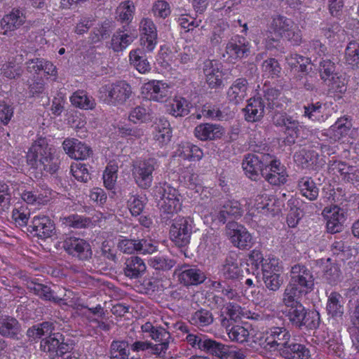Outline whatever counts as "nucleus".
I'll use <instances>...</instances> for the list:
<instances>
[{
  "mask_svg": "<svg viewBox=\"0 0 359 359\" xmlns=\"http://www.w3.org/2000/svg\"><path fill=\"white\" fill-rule=\"evenodd\" d=\"M25 20V17L22 11L18 8H14L11 12L6 15L1 21V26L4 30V34L7 32L13 31L19 28Z\"/></svg>",
  "mask_w": 359,
  "mask_h": 359,
  "instance_id": "obj_35",
  "label": "nucleus"
},
{
  "mask_svg": "<svg viewBox=\"0 0 359 359\" xmlns=\"http://www.w3.org/2000/svg\"><path fill=\"white\" fill-rule=\"evenodd\" d=\"M319 73L323 82L337 74L334 62L330 59L322 60L320 62Z\"/></svg>",
  "mask_w": 359,
  "mask_h": 359,
  "instance_id": "obj_59",
  "label": "nucleus"
},
{
  "mask_svg": "<svg viewBox=\"0 0 359 359\" xmlns=\"http://www.w3.org/2000/svg\"><path fill=\"white\" fill-rule=\"evenodd\" d=\"M177 273L178 281L187 287L200 285L206 278L204 272L195 266H183L175 271Z\"/></svg>",
  "mask_w": 359,
  "mask_h": 359,
  "instance_id": "obj_17",
  "label": "nucleus"
},
{
  "mask_svg": "<svg viewBox=\"0 0 359 359\" xmlns=\"http://www.w3.org/2000/svg\"><path fill=\"white\" fill-rule=\"evenodd\" d=\"M63 248L69 255L81 261L88 260L93 255L90 245L82 238H67L64 241Z\"/></svg>",
  "mask_w": 359,
  "mask_h": 359,
  "instance_id": "obj_12",
  "label": "nucleus"
},
{
  "mask_svg": "<svg viewBox=\"0 0 359 359\" xmlns=\"http://www.w3.org/2000/svg\"><path fill=\"white\" fill-rule=\"evenodd\" d=\"M255 154H248L243 161L242 167L245 175L252 180H257L261 173L263 175V171L267 164L271 163V154L264 153L259 149L255 150Z\"/></svg>",
  "mask_w": 359,
  "mask_h": 359,
  "instance_id": "obj_6",
  "label": "nucleus"
},
{
  "mask_svg": "<svg viewBox=\"0 0 359 359\" xmlns=\"http://www.w3.org/2000/svg\"><path fill=\"white\" fill-rule=\"evenodd\" d=\"M191 103L184 97H175L167 105V111L175 117L185 116L190 111Z\"/></svg>",
  "mask_w": 359,
  "mask_h": 359,
  "instance_id": "obj_38",
  "label": "nucleus"
},
{
  "mask_svg": "<svg viewBox=\"0 0 359 359\" xmlns=\"http://www.w3.org/2000/svg\"><path fill=\"white\" fill-rule=\"evenodd\" d=\"M124 265V275L130 279H137L142 277L147 269L143 259L137 256H131L127 258Z\"/></svg>",
  "mask_w": 359,
  "mask_h": 359,
  "instance_id": "obj_26",
  "label": "nucleus"
},
{
  "mask_svg": "<svg viewBox=\"0 0 359 359\" xmlns=\"http://www.w3.org/2000/svg\"><path fill=\"white\" fill-rule=\"evenodd\" d=\"M285 316L293 327L313 330L320 325V314L316 311H307L302 304L285 306Z\"/></svg>",
  "mask_w": 359,
  "mask_h": 359,
  "instance_id": "obj_2",
  "label": "nucleus"
},
{
  "mask_svg": "<svg viewBox=\"0 0 359 359\" xmlns=\"http://www.w3.org/2000/svg\"><path fill=\"white\" fill-rule=\"evenodd\" d=\"M242 272L237 255L233 253L226 256L219 269L220 277L224 280H236L242 275Z\"/></svg>",
  "mask_w": 359,
  "mask_h": 359,
  "instance_id": "obj_23",
  "label": "nucleus"
},
{
  "mask_svg": "<svg viewBox=\"0 0 359 359\" xmlns=\"http://www.w3.org/2000/svg\"><path fill=\"white\" fill-rule=\"evenodd\" d=\"M112 28L109 22H104L100 27H95L91 32L89 36V40L91 43H95L109 37Z\"/></svg>",
  "mask_w": 359,
  "mask_h": 359,
  "instance_id": "obj_50",
  "label": "nucleus"
},
{
  "mask_svg": "<svg viewBox=\"0 0 359 359\" xmlns=\"http://www.w3.org/2000/svg\"><path fill=\"white\" fill-rule=\"evenodd\" d=\"M141 93L147 100L159 102H166L170 95L168 85L156 80L144 83L141 88Z\"/></svg>",
  "mask_w": 359,
  "mask_h": 359,
  "instance_id": "obj_14",
  "label": "nucleus"
},
{
  "mask_svg": "<svg viewBox=\"0 0 359 359\" xmlns=\"http://www.w3.org/2000/svg\"><path fill=\"white\" fill-rule=\"evenodd\" d=\"M227 334L232 341L243 343L248 341L249 331L243 326L234 325L227 330Z\"/></svg>",
  "mask_w": 359,
  "mask_h": 359,
  "instance_id": "obj_58",
  "label": "nucleus"
},
{
  "mask_svg": "<svg viewBox=\"0 0 359 359\" xmlns=\"http://www.w3.org/2000/svg\"><path fill=\"white\" fill-rule=\"evenodd\" d=\"M325 84L329 88L331 93H344L346 91L345 79L342 76L335 74L330 79L324 81Z\"/></svg>",
  "mask_w": 359,
  "mask_h": 359,
  "instance_id": "obj_56",
  "label": "nucleus"
},
{
  "mask_svg": "<svg viewBox=\"0 0 359 359\" xmlns=\"http://www.w3.org/2000/svg\"><path fill=\"white\" fill-rule=\"evenodd\" d=\"M62 223L76 229L86 228L91 224V219L79 215H72L62 218Z\"/></svg>",
  "mask_w": 359,
  "mask_h": 359,
  "instance_id": "obj_57",
  "label": "nucleus"
},
{
  "mask_svg": "<svg viewBox=\"0 0 359 359\" xmlns=\"http://www.w3.org/2000/svg\"><path fill=\"white\" fill-rule=\"evenodd\" d=\"M314 276L311 269L303 264L291 266L289 282L310 292L314 286Z\"/></svg>",
  "mask_w": 359,
  "mask_h": 359,
  "instance_id": "obj_9",
  "label": "nucleus"
},
{
  "mask_svg": "<svg viewBox=\"0 0 359 359\" xmlns=\"http://www.w3.org/2000/svg\"><path fill=\"white\" fill-rule=\"evenodd\" d=\"M55 326L54 323L50 321H44L30 327L27 330V337L29 341L37 342L46 337H48L55 331Z\"/></svg>",
  "mask_w": 359,
  "mask_h": 359,
  "instance_id": "obj_33",
  "label": "nucleus"
},
{
  "mask_svg": "<svg viewBox=\"0 0 359 359\" xmlns=\"http://www.w3.org/2000/svg\"><path fill=\"white\" fill-rule=\"evenodd\" d=\"M130 354L128 342L125 340H114L109 351V359H128Z\"/></svg>",
  "mask_w": 359,
  "mask_h": 359,
  "instance_id": "obj_43",
  "label": "nucleus"
},
{
  "mask_svg": "<svg viewBox=\"0 0 359 359\" xmlns=\"http://www.w3.org/2000/svg\"><path fill=\"white\" fill-rule=\"evenodd\" d=\"M248 82L244 78L237 79L227 90V99L235 104L242 102L247 96Z\"/></svg>",
  "mask_w": 359,
  "mask_h": 359,
  "instance_id": "obj_32",
  "label": "nucleus"
},
{
  "mask_svg": "<svg viewBox=\"0 0 359 359\" xmlns=\"http://www.w3.org/2000/svg\"><path fill=\"white\" fill-rule=\"evenodd\" d=\"M62 147L72 158L84 160L90 157L93 151L86 144L75 138H67L63 141Z\"/></svg>",
  "mask_w": 359,
  "mask_h": 359,
  "instance_id": "obj_18",
  "label": "nucleus"
},
{
  "mask_svg": "<svg viewBox=\"0 0 359 359\" xmlns=\"http://www.w3.org/2000/svg\"><path fill=\"white\" fill-rule=\"evenodd\" d=\"M28 287L30 290L33 291L34 294L45 300H49L53 302H60L62 300V298L55 297L53 291L47 285L32 282Z\"/></svg>",
  "mask_w": 359,
  "mask_h": 359,
  "instance_id": "obj_48",
  "label": "nucleus"
},
{
  "mask_svg": "<svg viewBox=\"0 0 359 359\" xmlns=\"http://www.w3.org/2000/svg\"><path fill=\"white\" fill-rule=\"evenodd\" d=\"M214 321L212 313L205 309H200L194 312L189 322L197 327H204L211 325Z\"/></svg>",
  "mask_w": 359,
  "mask_h": 359,
  "instance_id": "obj_42",
  "label": "nucleus"
},
{
  "mask_svg": "<svg viewBox=\"0 0 359 359\" xmlns=\"http://www.w3.org/2000/svg\"><path fill=\"white\" fill-rule=\"evenodd\" d=\"M100 97L109 105L118 106L123 104L131 96V86L124 81L109 83L100 89Z\"/></svg>",
  "mask_w": 359,
  "mask_h": 359,
  "instance_id": "obj_4",
  "label": "nucleus"
},
{
  "mask_svg": "<svg viewBox=\"0 0 359 359\" xmlns=\"http://www.w3.org/2000/svg\"><path fill=\"white\" fill-rule=\"evenodd\" d=\"M21 325L13 317L4 316L0 318V335L6 338L18 339Z\"/></svg>",
  "mask_w": 359,
  "mask_h": 359,
  "instance_id": "obj_31",
  "label": "nucleus"
},
{
  "mask_svg": "<svg viewBox=\"0 0 359 359\" xmlns=\"http://www.w3.org/2000/svg\"><path fill=\"white\" fill-rule=\"evenodd\" d=\"M226 229V234L234 247L243 250L252 247V236L245 226L235 222H229Z\"/></svg>",
  "mask_w": 359,
  "mask_h": 359,
  "instance_id": "obj_8",
  "label": "nucleus"
},
{
  "mask_svg": "<svg viewBox=\"0 0 359 359\" xmlns=\"http://www.w3.org/2000/svg\"><path fill=\"white\" fill-rule=\"evenodd\" d=\"M65 337L60 332H52L48 337H43L40 341V350L54 356L59 352L60 346L67 344Z\"/></svg>",
  "mask_w": 359,
  "mask_h": 359,
  "instance_id": "obj_27",
  "label": "nucleus"
},
{
  "mask_svg": "<svg viewBox=\"0 0 359 359\" xmlns=\"http://www.w3.org/2000/svg\"><path fill=\"white\" fill-rule=\"evenodd\" d=\"M204 353L219 359H228L230 356V347L210 338Z\"/></svg>",
  "mask_w": 359,
  "mask_h": 359,
  "instance_id": "obj_40",
  "label": "nucleus"
},
{
  "mask_svg": "<svg viewBox=\"0 0 359 359\" xmlns=\"http://www.w3.org/2000/svg\"><path fill=\"white\" fill-rule=\"evenodd\" d=\"M1 74L8 79H13L19 77L22 74V67L15 61H8L1 67Z\"/></svg>",
  "mask_w": 359,
  "mask_h": 359,
  "instance_id": "obj_61",
  "label": "nucleus"
},
{
  "mask_svg": "<svg viewBox=\"0 0 359 359\" xmlns=\"http://www.w3.org/2000/svg\"><path fill=\"white\" fill-rule=\"evenodd\" d=\"M153 194L156 200L167 201L180 196L178 191L166 182L155 186Z\"/></svg>",
  "mask_w": 359,
  "mask_h": 359,
  "instance_id": "obj_44",
  "label": "nucleus"
},
{
  "mask_svg": "<svg viewBox=\"0 0 359 359\" xmlns=\"http://www.w3.org/2000/svg\"><path fill=\"white\" fill-rule=\"evenodd\" d=\"M154 132V140L161 147L168 145L172 136V131L170 122L165 118H159L156 123Z\"/></svg>",
  "mask_w": 359,
  "mask_h": 359,
  "instance_id": "obj_28",
  "label": "nucleus"
},
{
  "mask_svg": "<svg viewBox=\"0 0 359 359\" xmlns=\"http://www.w3.org/2000/svg\"><path fill=\"white\" fill-rule=\"evenodd\" d=\"M323 215L327 220L326 226L329 233H336L342 231L346 221L344 209L337 205L326 207L323 211Z\"/></svg>",
  "mask_w": 359,
  "mask_h": 359,
  "instance_id": "obj_15",
  "label": "nucleus"
},
{
  "mask_svg": "<svg viewBox=\"0 0 359 359\" xmlns=\"http://www.w3.org/2000/svg\"><path fill=\"white\" fill-rule=\"evenodd\" d=\"M194 220L190 217H178L173 220L170 229V238L178 247H185L193 233Z\"/></svg>",
  "mask_w": 359,
  "mask_h": 359,
  "instance_id": "obj_7",
  "label": "nucleus"
},
{
  "mask_svg": "<svg viewBox=\"0 0 359 359\" xmlns=\"http://www.w3.org/2000/svg\"><path fill=\"white\" fill-rule=\"evenodd\" d=\"M133 41V37L123 30H117L112 36L111 47L115 52L125 49Z\"/></svg>",
  "mask_w": 359,
  "mask_h": 359,
  "instance_id": "obj_47",
  "label": "nucleus"
},
{
  "mask_svg": "<svg viewBox=\"0 0 359 359\" xmlns=\"http://www.w3.org/2000/svg\"><path fill=\"white\" fill-rule=\"evenodd\" d=\"M175 264L176 262L174 259L165 256H155L149 260V266L156 271H169Z\"/></svg>",
  "mask_w": 359,
  "mask_h": 359,
  "instance_id": "obj_52",
  "label": "nucleus"
},
{
  "mask_svg": "<svg viewBox=\"0 0 359 359\" xmlns=\"http://www.w3.org/2000/svg\"><path fill=\"white\" fill-rule=\"evenodd\" d=\"M72 104L81 109H92L95 106V100L83 90H77L70 97Z\"/></svg>",
  "mask_w": 359,
  "mask_h": 359,
  "instance_id": "obj_45",
  "label": "nucleus"
},
{
  "mask_svg": "<svg viewBox=\"0 0 359 359\" xmlns=\"http://www.w3.org/2000/svg\"><path fill=\"white\" fill-rule=\"evenodd\" d=\"M298 189L300 194L310 201H315L319 194V189L309 177H303L298 180Z\"/></svg>",
  "mask_w": 359,
  "mask_h": 359,
  "instance_id": "obj_39",
  "label": "nucleus"
},
{
  "mask_svg": "<svg viewBox=\"0 0 359 359\" xmlns=\"http://www.w3.org/2000/svg\"><path fill=\"white\" fill-rule=\"evenodd\" d=\"M27 162L32 168L50 174L56 172L60 163L54 147L42 137L37 138L29 149Z\"/></svg>",
  "mask_w": 359,
  "mask_h": 359,
  "instance_id": "obj_1",
  "label": "nucleus"
},
{
  "mask_svg": "<svg viewBox=\"0 0 359 359\" xmlns=\"http://www.w3.org/2000/svg\"><path fill=\"white\" fill-rule=\"evenodd\" d=\"M203 74L205 82L210 88H217L222 86L223 74L221 64L216 60H207L203 63Z\"/></svg>",
  "mask_w": 359,
  "mask_h": 359,
  "instance_id": "obj_21",
  "label": "nucleus"
},
{
  "mask_svg": "<svg viewBox=\"0 0 359 359\" xmlns=\"http://www.w3.org/2000/svg\"><path fill=\"white\" fill-rule=\"evenodd\" d=\"M135 6L131 1H125L120 4L116 9L118 19L121 22H130L133 18Z\"/></svg>",
  "mask_w": 359,
  "mask_h": 359,
  "instance_id": "obj_53",
  "label": "nucleus"
},
{
  "mask_svg": "<svg viewBox=\"0 0 359 359\" xmlns=\"http://www.w3.org/2000/svg\"><path fill=\"white\" fill-rule=\"evenodd\" d=\"M345 62L353 69L359 67V43L356 41H350L346 49L344 55Z\"/></svg>",
  "mask_w": 359,
  "mask_h": 359,
  "instance_id": "obj_46",
  "label": "nucleus"
},
{
  "mask_svg": "<svg viewBox=\"0 0 359 359\" xmlns=\"http://www.w3.org/2000/svg\"><path fill=\"white\" fill-rule=\"evenodd\" d=\"M201 112L203 116L212 120L222 121L224 120L226 117L225 114L219 108L215 105H204L202 107Z\"/></svg>",
  "mask_w": 359,
  "mask_h": 359,
  "instance_id": "obj_64",
  "label": "nucleus"
},
{
  "mask_svg": "<svg viewBox=\"0 0 359 359\" xmlns=\"http://www.w3.org/2000/svg\"><path fill=\"white\" fill-rule=\"evenodd\" d=\"M28 231L39 238L45 240L56 234L54 222L48 216L40 215L33 217Z\"/></svg>",
  "mask_w": 359,
  "mask_h": 359,
  "instance_id": "obj_13",
  "label": "nucleus"
},
{
  "mask_svg": "<svg viewBox=\"0 0 359 359\" xmlns=\"http://www.w3.org/2000/svg\"><path fill=\"white\" fill-rule=\"evenodd\" d=\"M264 107L265 104L262 97L250 98L244 109L245 120L248 122L259 121L264 116Z\"/></svg>",
  "mask_w": 359,
  "mask_h": 359,
  "instance_id": "obj_29",
  "label": "nucleus"
},
{
  "mask_svg": "<svg viewBox=\"0 0 359 359\" xmlns=\"http://www.w3.org/2000/svg\"><path fill=\"white\" fill-rule=\"evenodd\" d=\"M264 76L268 78L278 77L281 72V67L278 62L274 58L264 60L262 65Z\"/></svg>",
  "mask_w": 359,
  "mask_h": 359,
  "instance_id": "obj_54",
  "label": "nucleus"
},
{
  "mask_svg": "<svg viewBox=\"0 0 359 359\" xmlns=\"http://www.w3.org/2000/svg\"><path fill=\"white\" fill-rule=\"evenodd\" d=\"M130 64L141 74H145L151 70V66L142 50H133L130 52Z\"/></svg>",
  "mask_w": 359,
  "mask_h": 359,
  "instance_id": "obj_41",
  "label": "nucleus"
},
{
  "mask_svg": "<svg viewBox=\"0 0 359 359\" xmlns=\"http://www.w3.org/2000/svg\"><path fill=\"white\" fill-rule=\"evenodd\" d=\"M152 119L151 109L144 106H137L133 108L129 114V120L135 123L137 122L146 123Z\"/></svg>",
  "mask_w": 359,
  "mask_h": 359,
  "instance_id": "obj_51",
  "label": "nucleus"
},
{
  "mask_svg": "<svg viewBox=\"0 0 359 359\" xmlns=\"http://www.w3.org/2000/svg\"><path fill=\"white\" fill-rule=\"evenodd\" d=\"M158 206L161 212V219L167 222L174 214L181 209L180 196L171 200H158Z\"/></svg>",
  "mask_w": 359,
  "mask_h": 359,
  "instance_id": "obj_37",
  "label": "nucleus"
},
{
  "mask_svg": "<svg viewBox=\"0 0 359 359\" xmlns=\"http://www.w3.org/2000/svg\"><path fill=\"white\" fill-rule=\"evenodd\" d=\"M291 340L290 332L284 327H272L266 331V345L279 351Z\"/></svg>",
  "mask_w": 359,
  "mask_h": 359,
  "instance_id": "obj_19",
  "label": "nucleus"
},
{
  "mask_svg": "<svg viewBox=\"0 0 359 359\" xmlns=\"http://www.w3.org/2000/svg\"><path fill=\"white\" fill-rule=\"evenodd\" d=\"M11 191L6 183L0 181V210H7L11 205Z\"/></svg>",
  "mask_w": 359,
  "mask_h": 359,
  "instance_id": "obj_63",
  "label": "nucleus"
},
{
  "mask_svg": "<svg viewBox=\"0 0 359 359\" xmlns=\"http://www.w3.org/2000/svg\"><path fill=\"white\" fill-rule=\"evenodd\" d=\"M351 127V123L348 118L341 117L331 126L330 132L336 139H340L348 133Z\"/></svg>",
  "mask_w": 359,
  "mask_h": 359,
  "instance_id": "obj_55",
  "label": "nucleus"
},
{
  "mask_svg": "<svg viewBox=\"0 0 359 359\" xmlns=\"http://www.w3.org/2000/svg\"><path fill=\"white\" fill-rule=\"evenodd\" d=\"M194 133L195 137L201 141H210L221 138L224 130L219 124L205 123L196 126Z\"/></svg>",
  "mask_w": 359,
  "mask_h": 359,
  "instance_id": "obj_22",
  "label": "nucleus"
},
{
  "mask_svg": "<svg viewBox=\"0 0 359 359\" xmlns=\"http://www.w3.org/2000/svg\"><path fill=\"white\" fill-rule=\"evenodd\" d=\"M158 165V161L155 158H149L133 165L132 175L136 184L140 189H148L151 187L153 172Z\"/></svg>",
  "mask_w": 359,
  "mask_h": 359,
  "instance_id": "obj_5",
  "label": "nucleus"
},
{
  "mask_svg": "<svg viewBox=\"0 0 359 359\" xmlns=\"http://www.w3.org/2000/svg\"><path fill=\"white\" fill-rule=\"evenodd\" d=\"M304 116L313 121L323 122L326 119L323 114L322 103L316 102L304 107Z\"/></svg>",
  "mask_w": 359,
  "mask_h": 359,
  "instance_id": "obj_49",
  "label": "nucleus"
},
{
  "mask_svg": "<svg viewBox=\"0 0 359 359\" xmlns=\"http://www.w3.org/2000/svg\"><path fill=\"white\" fill-rule=\"evenodd\" d=\"M158 246L150 238H142L137 240V253L147 255L152 254L157 251Z\"/></svg>",
  "mask_w": 359,
  "mask_h": 359,
  "instance_id": "obj_62",
  "label": "nucleus"
},
{
  "mask_svg": "<svg viewBox=\"0 0 359 359\" xmlns=\"http://www.w3.org/2000/svg\"><path fill=\"white\" fill-rule=\"evenodd\" d=\"M309 292L298 286L288 282L282 294L281 301L285 306L299 304L303 296Z\"/></svg>",
  "mask_w": 359,
  "mask_h": 359,
  "instance_id": "obj_30",
  "label": "nucleus"
},
{
  "mask_svg": "<svg viewBox=\"0 0 359 359\" xmlns=\"http://www.w3.org/2000/svg\"><path fill=\"white\" fill-rule=\"evenodd\" d=\"M326 309L327 314L335 320H341L344 313V299L339 293L331 292L328 296Z\"/></svg>",
  "mask_w": 359,
  "mask_h": 359,
  "instance_id": "obj_34",
  "label": "nucleus"
},
{
  "mask_svg": "<svg viewBox=\"0 0 359 359\" xmlns=\"http://www.w3.org/2000/svg\"><path fill=\"white\" fill-rule=\"evenodd\" d=\"M177 155L189 161H198L203 156L202 149L190 142H182L177 149Z\"/></svg>",
  "mask_w": 359,
  "mask_h": 359,
  "instance_id": "obj_36",
  "label": "nucleus"
},
{
  "mask_svg": "<svg viewBox=\"0 0 359 359\" xmlns=\"http://www.w3.org/2000/svg\"><path fill=\"white\" fill-rule=\"evenodd\" d=\"M141 45L151 52L157 44V29L153 20L148 18L141 20L139 27Z\"/></svg>",
  "mask_w": 359,
  "mask_h": 359,
  "instance_id": "obj_16",
  "label": "nucleus"
},
{
  "mask_svg": "<svg viewBox=\"0 0 359 359\" xmlns=\"http://www.w3.org/2000/svg\"><path fill=\"white\" fill-rule=\"evenodd\" d=\"M269 28L274 34L286 39L294 46H299L302 41V31L292 19L284 15L272 16Z\"/></svg>",
  "mask_w": 359,
  "mask_h": 359,
  "instance_id": "obj_3",
  "label": "nucleus"
},
{
  "mask_svg": "<svg viewBox=\"0 0 359 359\" xmlns=\"http://www.w3.org/2000/svg\"><path fill=\"white\" fill-rule=\"evenodd\" d=\"M282 266L280 262L276 257L266 258L262 265V276L273 275V273H280Z\"/></svg>",
  "mask_w": 359,
  "mask_h": 359,
  "instance_id": "obj_60",
  "label": "nucleus"
},
{
  "mask_svg": "<svg viewBox=\"0 0 359 359\" xmlns=\"http://www.w3.org/2000/svg\"><path fill=\"white\" fill-rule=\"evenodd\" d=\"M279 353L285 359H308L310 356L309 350L304 344L292 339L279 349Z\"/></svg>",
  "mask_w": 359,
  "mask_h": 359,
  "instance_id": "obj_25",
  "label": "nucleus"
},
{
  "mask_svg": "<svg viewBox=\"0 0 359 359\" xmlns=\"http://www.w3.org/2000/svg\"><path fill=\"white\" fill-rule=\"evenodd\" d=\"M273 122L276 126L284 128L283 132L285 135V142L289 145L294 144L302 128L299 121L291 116L284 114L276 115L273 118Z\"/></svg>",
  "mask_w": 359,
  "mask_h": 359,
  "instance_id": "obj_11",
  "label": "nucleus"
},
{
  "mask_svg": "<svg viewBox=\"0 0 359 359\" xmlns=\"http://www.w3.org/2000/svg\"><path fill=\"white\" fill-rule=\"evenodd\" d=\"M226 53L233 60L247 57L250 53V46L244 37L236 36L226 44Z\"/></svg>",
  "mask_w": 359,
  "mask_h": 359,
  "instance_id": "obj_24",
  "label": "nucleus"
},
{
  "mask_svg": "<svg viewBox=\"0 0 359 359\" xmlns=\"http://www.w3.org/2000/svg\"><path fill=\"white\" fill-rule=\"evenodd\" d=\"M296 163L303 168L317 170L322 168L325 161L320 158L319 154L314 150L303 149L294 155Z\"/></svg>",
  "mask_w": 359,
  "mask_h": 359,
  "instance_id": "obj_20",
  "label": "nucleus"
},
{
  "mask_svg": "<svg viewBox=\"0 0 359 359\" xmlns=\"http://www.w3.org/2000/svg\"><path fill=\"white\" fill-rule=\"evenodd\" d=\"M269 161L271 163L266 166L262 177L271 185L280 186L284 184L288 177L285 166L272 154Z\"/></svg>",
  "mask_w": 359,
  "mask_h": 359,
  "instance_id": "obj_10",
  "label": "nucleus"
}]
</instances>
